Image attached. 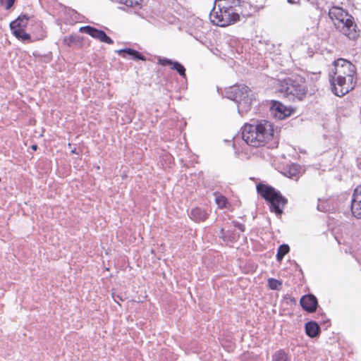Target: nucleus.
<instances>
[{
	"label": "nucleus",
	"mask_w": 361,
	"mask_h": 361,
	"mask_svg": "<svg viewBox=\"0 0 361 361\" xmlns=\"http://www.w3.org/2000/svg\"><path fill=\"white\" fill-rule=\"evenodd\" d=\"M224 236H226V231L224 228H221L220 230V234L219 237L223 239L224 241H226V238Z\"/></svg>",
	"instance_id": "28"
},
{
	"label": "nucleus",
	"mask_w": 361,
	"mask_h": 361,
	"mask_svg": "<svg viewBox=\"0 0 361 361\" xmlns=\"http://www.w3.org/2000/svg\"><path fill=\"white\" fill-rule=\"evenodd\" d=\"M37 148H38V147H37V145H32L31 146V149H32V150H34V151H36V150L37 149Z\"/></svg>",
	"instance_id": "31"
},
{
	"label": "nucleus",
	"mask_w": 361,
	"mask_h": 361,
	"mask_svg": "<svg viewBox=\"0 0 361 361\" xmlns=\"http://www.w3.org/2000/svg\"><path fill=\"white\" fill-rule=\"evenodd\" d=\"M227 242H235L240 238V234L236 233L233 230H227L226 236H224Z\"/></svg>",
	"instance_id": "21"
},
{
	"label": "nucleus",
	"mask_w": 361,
	"mask_h": 361,
	"mask_svg": "<svg viewBox=\"0 0 361 361\" xmlns=\"http://www.w3.org/2000/svg\"><path fill=\"white\" fill-rule=\"evenodd\" d=\"M232 224H233V226H234L235 228H238L240 231H242V232H244V231H245V225H244V224H240V223H239V222H238V221H232Z\"/></svg>",
	"instance_id": "27"
},
{
	"label": "nucleus",
	"mask_w": 361,
	"mask_h": 361,
	"mask_svg": "<svg viewBox=\"0 0 361 361\" xmlns=\"http://www.w3.org/2000/svg\"><path fill=\"white\" fill-rule=\"evenodd\" d=\"M329 16L336 29L349 39H355L358 37L359 35L356 30V25L353 21V18L342 8L332 6L329 9Z\"/></svg>",
	"instance_id": "3"
},
{
	"label": "nucleus",
	"mask_w": 361,
	"mask_h": 361,
	"mask_svg": "<svg viewBox=\"0 0 361 361\" xmlns=\"http://www.w3.org/2000/svg\"><path fill=\"white\" fill-rule=\"evenodd\" d=\"M271 109L279 114L281 118H284L290 115V111L279 102L274 101L271 105Z\"/></svg>",
	"instance_id": "17"
},
{
	"label": "nucleus",
	"mask_w": 361,
	"mask_h": 361,
	"mask_svg": "<svg viewBox=\"0 0 361 361\" xmlns=\"http://www.w3.org/2000/svg\"><path fill=\"white\" fill-rule=\"evenodd\" d=\"M257 191L267 202L269 203L270 210L276 215H281L283 209L288 202V200L281 192L272 186L259 183Z\"/></svg>",
	"instance_id": "6"
},
{
	"label": "nucleus",
	"mask_w": 361,
	"mask_h": 361,
	"mask_svg": "<svg viewBox=\"0 0 361 361\" xmlns=\"http://www.w3.org/2000/svg\"><path fill=\"white\" fill-rule=\"evenodd\" d=\"M158 63L159 65L166 66H169L171 67V69L175 70L177 73L183 78H186L185 68V67L178 61H174L171 59L167 58H161L158 59Z\"/></svg>",
	"instance_id": "12"
},
{
	"label": "nucleus",
	"mask_w": 361,
	"mask_h": 361,
	"mask_svg": "<svg viewBox=\"0 0 361 361\" xmlns=\"http://www.w3.org/2000/svg\"><path fill=\"white\" fill-rule=\"evenodd\" d=\"M242 137L245 142L252 147L264 146L274 141L269 147H274L278 142L274 137L273 124L265 120L256 124H245L242 129Z\"/></svg>",
	"instance_id": "2"
},
{
	"label": "nucleus",
	"mask_w": 361,
	"mask_h": 361,
	"mask_svg": "<svg viewBox=\"0 0 361 361\" xmlns=\"http://www.w3.org/2000/svg\"><path fill=\"white\" fill-rule=\"evenodd\" d=\"M140 0H118V2L128 7H133L140 4Z\"/></svg>",
	"instance_id": "25"
},
{
	"label": "nucleus",
	"mask_w": 361,
	"mask_h": 361,
	"mask_svg": "<svg viewBox=\"0 0 361 361\" xmlns=\"http://www.w3.org/2000/svg\"><path fill=\"white\" fill-rule=\"evenodd\" d=\"M15 1H16V0H6L5 8L6 10H9L10 8H11L13 7V6L14 5ZM0 4L1 5H4V0H0Z\"/></svg>",
	"instance_id": "26"
},
{
	"label": "nucleus",
	"mask_w": 361,
	"mask_h": 361,
	"mask_svg": "<svg viewBox=\"0 0 361 361\" xmlns=\"http://www.w3.org/2000/svg\"><path fill=\"white\" fill-rule=\"evenodd\" d=\"M332 92L338 96L342 97L354 89L355 81H348L345 78L329 76Z\"/></svg>",
	"instance_id": "8"
},
{
	"label": "nucleus",
	"mask_w": 361,
	"mask_h": 361,
	"mask_svg": "<svg viewBox=\"0 0 361 361\" xmlns=\"http://www.w3.org/2000/svg\"><path fill=\"white\" fill-rule=\"evenodd\" d=\"M289 251H290V247L287 244L281 245L279 247L278 250H277L276 259L279 262H281L283 259V258L284 257V256L287 253H288Z\"/></svg>",
	"instance_id": "19"
},
{
	"label": "nucleus",
	"mask_w": 361,
	"mask_h": 361,
	"mask_svg": "<svg viewBox=\"0 0 361 361\" xmlns=\"http://www.w3.org/2000/svg\"><path fill=\"white\" fill-rule=\"evenodd\" d=\"M305 329L306 334L310 338H316L321 333L319 325L314 321L307 322L305 325Z\"/></svg>",
	"instance_id": "15"
},
{
	"label": "nucleus",
	"mask_w": 361,
	"mask_h": 361,
	"mask_svg": "<svg viewBox=\"0 0 361 361\" xmlns=\"http://www.w3.org/2000/svg\"><path fill=\"white\" fill-rule=\"evenodd\" d=\"M79 42V37L75 35H68L63 38V43L68 47L73 46V44Z\"/></svg>",
	"instance_id": "22"
},
{
	"label": "nucleus",
	"mask_w": 361,
	"mask_h": 361,
	"mask_svg": "<svg viewBox=\"0 0 361 361\" xmlns=\"http://www.w3.org/2000/svg\"><path fill=\"white\" fill-rule=\"evenodd\" d=\"M279 91L283 97L292 101H302L307 94L305 80L300 76L287 78L279 82Z\"/></svg>",
	"instance_id": "4"
},
{
	"label": "nucleus",
	"mask_w": 361,
	"mask_h": 361,
	"mask_svg": "<svg viewBox=\"0 0 361 361\" xmlns=\"http://www.w3.org/2000/svg\"><path fill=\"white\" fill-rule=\"evenodd\" d=\"M13 35L21 41H30V35L25 32L23 30H14L12 31Z\"/></svg>",
	"instance_id": "18"
},
{
	"label": "nucleus",
	"mask_w": 361,
	"mask_h": 361,
	"mask_svg": "<svg viewBox=\"0 0 361 361\" xmlns=\"http://www.w3.org/2000/svg\"><path fill=\"white\" fill-rule=\"evenodd\" d=\"M300 304L305 311L310 313L314 312L318 307L317 298L312 294L302 296Z\"/></svg>",
	"instance_id": "10"
},
{
	"label": "nucleus",
	"mask_w": 361,
	"mask_h": 361,
	"mask_svg": "<svg viewBox=\"0 0 361 361\" xmlns=\"http://www.w3.org/2000/svg\"><path fill=\"white\" fill-rule=\"evenodd\" d=\"M274 361H290L289 355L283 350H279L273 355Z\"/></svg>",
	"instance_id": "20"
},
{
	"label": "nucleus",
	"mask_w": 361,
	"mask_h": 361,
	"mask_svg": "<svg viewBox=\"0 0 361 361\" xmlns=\"http://www.w3.org/2000/svg\"><path fill=\"white\" fill-rule=\"evenodd\" d=\"M251 92V90L245 85H234L226 90L225 97L237 103L238 113L243 116L251 109L253 100Z\"/></svg>",
	"instance_id": "5"
},
{
	"label": "nucleus",
	"mask_w": 361,
	"mask_h": 361,
	"mask_svg": "<svg viewBox=\"0 0 361 361\" xmlns=\"http://www.w3.org/2000/svg\"><path fill=\"white\" fill-rule=\"evenodd\" d=\"M116 52L118 55L124 57V58H129L133 60H140V61H145L146 58L145 56L139 52L138 51L133 49L132 48H125L122 49L117 50Z\"/></svg>",
	"instance_id": "13"
},
{
	"label": "nucleus",
	"mask_w": 361,
	"mask_h": 361,
	"mask_svg": "<svg viewBox=\"0 0 361 361\" xmlns=\"http://www.w3.org/2000/svg\"><path fill=\"white\" fill-rule=\"evenodd\" d=\"M79 32L87 34L90 35L92 37L99 39L102 42H104L109 44H114V40L110 37H109L104 31L99 30L94 27L85 25L81 27L79 29Z\"/></svg>",
	"instance_id": "9"
},
{
	"label": "nucleus",
	"mask_w": 361,
	"mask_h": 361,
	"mask_svg": "<svg viewBox=\"0 0 361 361\" xmlns=\"http://www.w3.org/2000/svg\"><path fill=\"white\" fill-rule=\"evenodd\" d=\"M216 203L220 208H226L228 204L227 199L223 195H219L216 197Z\"/></svg>",
	"instance_id": "24"
},
{
	"label": "nucleus",
	"mask_w": 361,
	"mask_h": 361,
	"mask_svg": "<svg viewBox=\"0 0 361 361\" xmlns=\"http://www.w3.org/2000/svg\"><path fill=\"white\" fill-rule=\"evenodd\" d=\"M317 209L320 212H325L326 211V208L322 204H317Z\"/></svg>",
	"instance_id": "29"
},
{
	"label": "nucleus",
	"mask_w": 361,
	"mask_h": 361,
	"mask_svg": "<svg viewBox=\"0 0 361 361\" xmlns=\"http://www.w3.org/2000/svg\"><path fill=\"white\" fill-rule=\"evenodd\" d=\"M40 29L42 30V33L40 34V37L37 39H42L46 37L45 32L42 30V27L40 26Z\"/></svg>",
	"instance_id": "30"
},
{
	"label": "nucleus",
	"mask_w": 361,
	"mask_h": 361,
	"mask_svg": "<svg viewBox=\"0 0 361 361\" xmlns=\"http://www.w3.org/2000/svg\"><path fill=\"white\" fill-rule=\"evenodd\" d=\"M355 75H356L355 65L341 58L333 62V68L329 73V76L345 78L348 81L355 80Z\"/></svg>",
	"instance_id": "7"
},
{
	"label": "nucleus",
	"mask_w": 361,
	"mask_h": 361,
	"mask_svg": "<svg viewBox=\"0 0 361 361\" xmlns=\"http://www.w3.org/2000/svg\"><path fill=\"white\" fill-rule=\"evenodd\" d=\"M268 286L271 290H279L282 286V282L276 279L270 278L268 279Z\"/></svg>",
	"instance_id": "23"
},
{
	"label": "nucleus",
	"mask_w": 361,
	"mask_h": 361,
	"mask_svg": "<svg viewBox=\"0 0 361 361\" xmlns=\"http://www.w3.org/2000/svg\"><path fill=\"white\" fill-rule=\"evenodd\" d=\"M251 5L241 0H218L210 12L209 18L214 25L226 27L251 16Z\"/></svg>",
	"instance_id": "1"
},
{
	"label": "nucleus",
	"mask_w": 361,
	"mask_h": 361,
	"mask_svg": "<svg viewBox=\"0 0 361 361\" xmlns=\"http://www.w3.org/2000/svg\"><path fill=\"white\" fill-rule=\"evenodd\" d=\"M190 219L195 223L205 221L209 216L210 211L207 209L195 207L188 212Z\"/></svg>",
	"instance_id": "11"
},
{
	"label": "nucleus",
	"mask_w": 361,
	"mask_h": 361,
	"mask_svg": "<svg viewBox=\"0 0 361 361\" xmlns=\"http://www.w3.org/2000/svg\"><path fill=\"white\" fill-rule=\"evenodd\" d=\"M360 189V186H357L353 195V198L351 201V212L353 216L357 219H361V200H357V197L358 194V191Z\"/></svg>",
	"instance_id": "14"
},
{
	"label": "nucleus",
	"mask_w": 361,
	"mask_h": 361,
	"mask_svg": "<svg viewBox=\"0 0 361 361\" xmlns=\"http://www.w3.org/2000/svg\"><path fill=\"white\" fill-rule=\"evenodd\" d=\"M71 153H73V154H77V152H76V149H73V150L71 151Z\"/></svg>",
	"instance_id": "32"
},
{
	"label": "nucleus",
	"mask_w": 361,
	"mask_h": 361,
	"mask_svg": "<svg viewBox=\"0 0 361 361\" xmlns=\"http://www.w3.org/2000/svg\"><path fill=\"white\" fill-rule=\"evenodd\" d=\"M28 20L29 18L26 14L18 16L17 19L10 23L11 31L18 29L23 30L27 26Z\"/></svg>",
	"instance_id": "16"
}]
</instances>
